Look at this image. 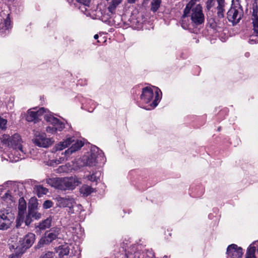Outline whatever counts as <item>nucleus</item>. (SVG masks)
<instances>
[{
    "instance_id": "nucleus-30",
    "label": "nucleus",
    "mask_w": 258,
    "mask_h": 258,
    "mask_svg": "<svg viewBox=\"0 0 258 258\" xmlns=\"http://www.w3.org/2000/svg\"><path fill=\"white\" fill-rule=\"evenodd\" d=\"M100 175V172L96 171L95 172H93L91 175L87 176V177L88 180L91 181H97Z\"/></svg>"
},
{
    "instance_id": "nucleus-36",
    "label": "nucleus",
    "mask_w": 258,
    "mask_h": 258,
    "mask_svg": "<svg viewBox=\"0 0 258 258\" xmlns=\"http://www.w3.org/2000/svg\"><path fill=\"white\" fill-rule=\"evenodd\" d=\"M54 253L50 251H45L42 253L40 258H53Z\"/></svg>"
},
{
    "instance_id": "nucleus-1",
    "label": "nucleus",
    "mask_w": 258,
    "mask_h": 258,
    "mask_svg": "<svg viewBox=\"0 0 258 258\" xmlns=\"http://www.w3.org/2000/svg\"><path fill=\"white\" fill-rule=\"evenodd\" d=\"M0 145L8 147L12 149L11 153L8 155L9 160L12 162H16L24 159L26 156V149L24 147L25 144L21 136L15 134L12 136L7 134L3 135L0 138Z\"/></svg>"
},
{
    "instance_id": "nucleus-43",
    "label": "nucleus",
    "mask_w": 258,
    "mask_h": 258,
    "mask_svg": "<svg viewBox=\"0 0 258 258\" xmlns=\"http://www.w3.org/2000/svg\"><path fill=\"white\" fill-rule=\"evenodd\" d=\"M137 0H127L129 4H134L136 3Z\"/></svg>"
},
{
    "instance_id": "nucleus-26",
    "label": "nucleus",
    "mask_w": 258,
    "mask_h": 258,
    "mask_svg": "<svg viewBox=\"0 0 258 258\" xmlns=\"http://www.w3.org/2000/svg\"><path fill=\"white\" fill-rule=\"evenodd\" d=\"M37 196L41 197L43 195H45L48 192V189L41 185H37L35 187Z\"/></svg>"
},
{
    "instance_id": "nucleus-37",
    "label": "nucleus",
    "mask_w": 258,
    "mask_h": 258,
    "mask_svg": "<svg viewBox=\"0 0 258 258\" xmlns=\"http://www.w3.org/2000/svg\"><path fill=\"white\" fill-rule=\"evenodd\" d=\"M7 120L0 116V129L4 130L7 128Z\"/></svg>"
},
{
    "instance_id": "nucleus-5",
    "label": "nucleus",
    "mask_w": 258,
    "mask_h": 258,
    "mask_svg": "<svg viewBox=\"0 0 258 258\" xmlns=\"http://www.w3.org/2000/svg\"><path fill=\"white\" fill-rule=\"evenodd\" d=\"M81 161L83 165L95 166L97 163H104L106 161L103 152L96 146L91 147L90 153L84 155Z\"/></svg>"
},
{
    "instance_id": "nucleus-17",
    "label": "nucleus",
    "mask_w": 258,
    "mask_h": 258,
    "mask_svg": "<svg viewBox=\"0 0 258 258\" xmlns=\"http://www.w3.org/2000/svg\"><path fill=\"white\" fill-rule=\"evenodd\" d=\"M1 201L2 204L1 209H8V207H10L12 208V204L14 203V199L10 191H7L1 197Z\"/></svg>"
},
{
    "instance_id": "nucleus-15",
    "label": "nucleus",
    "mask_w": 258,
    "mask_h": 258,
    "mask_svg": "<svg viewBox=\"0 0 258 258\" xmlns=\"http://www.w3.org/2000/svg\"><path fill=\"white\" fill-rule=\"evenodd\" d=\"M227 258H240L243 254L242 249L237 245L232 244L227 249Z\"/></svg>"
},
{
    "instance_id": "nucleus-13",
    "label": "nucleus",
    "mask_w": 258,
    "mask_h": 258,
    "mask_svg": "<svg viewBox=\"0 0 258 258\" xmlns=\"http://www.w3.org/2000/svg\"><path fill=\"white\" fill-rule=\"evenodd\" d=\"M26 211V203L23 198H20L19 201L18 213L16 221L17 228H19L23 223Z\"/></svg>"
},
{
    "instance_id": "nucleus-2",
    "label": "nucleus",
    "mask_w": 258,
    "mask_h": 258,
    "mask_svg": "<svg viewBox=\"0 0 258 258\" xmlns=\"http://www.w3.org/2000/svg\"><path fill=\"white\" fill-rule=\"evenodd\" d=\"M162 92L158 88L146 87L142 90L140 98L141 102L149 104V107H143L146 110H151L156 107L161 99Z\"/></svg>"
},
{
    "instance_id": "nucleus-24",
    "label": "nucleus",
    "mask_w": 258,
    "mask_h": 258,
    "mask_svg": "<svg viewBox=\"0 0 258 258\" xmlns=\"http://www.w3.org/2000/svg\"><path fill=\"white\" fill-rule=\"evenodd\" d=\"M69 208L68 212V214L71 215L73 214H80V212L82 210V207L81 205H73V206L71 207H68Z\"/></svg>"
},
{
    "instance_id": "nucleus-48",
    "label": "nucleus",
    "mask_w": 258,
    "mask_h": 258,
    "mask_svg": "<svg viewBox=\"0 0 258 258\" xmlns=\"http://www.w3.org/2000/svg\"><path fill=\"white\" fill-rule=\"evenodd\" d=\"M257 252H258V247H257Z\"/></svg>"
},
{
    "instance_id": "nucleus-31",
    "label": "nucleus",
    "mask_w": 258,
    "mask_h": 258,
    "mask_svg": "<svg viewBox=\"0 0 258 258\" xmlns=\"http://www.w3.org/2000/svg\"><path fill=\"white\" fill-rule=\"evenodd\" d=\"M32 215L30 214L29 209H28V213L26 214V213H25V218L23 223H25V225L29 226L32 221Z\"/></svg>"
},
{
    "instance_id": "nucleus-6",
    "label": "nucleus",
    "mask_w": 258,
    "mask_h": 258,
    "mask_svg": "<svg viewBox=\"0 0 258 258\" xmlns=\"http://www.w3.org/2000/svg\"><path fill=\"white\" fill-rule=\"evenodd\" d=\"M0 215V230H6L9 228L15 219V214L12 208L1 209Z\"/></svg>"
},
{
    "instance_id": "nucleus-39",
    "label": "nucleus",
    "mask_w": 258,
    "mask_h": 258,
    "mask_svg": "<svg viewBox=\"0 0 258 258\" xmlns=\"http://www.w3.org/2000/svg\"><path fill=\"white\" fill-rule=\"evenodd\" d=\"M214 6V0H207L206 2V8L209 10Z\"/></svg>"
},
{
    "instance_id": "nucleus-47",
    "label": "nucleus",
    "mask_w": 258,
    "mask_h": 258,
    "mask_svg": "<svg viewBox=\"0 0 258 258\" xmlns=\"http://www.w3.org/2000/svg\"><path fill=\"white\" fill-rule=\"evenodd\" d=\"M94 109H92V110H89L90 112H92L93 110Z\"/></svg>"
},
{
    "instance_id": "nucleus-38",
    "label": "nucleus",
    "mask_w": 258,
    "mask_h": 258,
    "mask_svg": "<svg viewBox=\"0 0 258 258\" xmlns=\"http://www.w3.org/2000/svg\"><path fill=\"white\" fill-rule=\"evenodd\" d=\"M53 206V203L51 201L47 200L45 201L43 204V207L44 209H48L52 207Z\"/></svg>"
},
{
    "instance_id": "nucleus-40",
    "label": "nucleus",
    "mask_w": 258,
    "mask_h": 258,
    "mask_svg": "<svg viewBox=\"0 0 258 258\" xmlns=\"http://www.w3.org/2000/svg\"><path fill=\"white\" fill-rule=\"evenodd\" d=\"M117 5H114V4L111 3V5H110L108 8V11H109V12L113 13L116 6H117Z\"/></svg>"
},
{
    "instance_id": "nucleus-44",
    "label": "nucleus",
    "mask_w": 258,
    "mask_h": 258,
    "mask_svg": "<svg viewBox=\"0 0 258 258\" xmlns=\"http://www.w3.org/2000/svg\"><path fill=\"white\" fill-rule=\"evenodd\" d=\"M94 39H98V34H95V35H94Z\"/></svg>"
},
{
    "instance_id": "nucleus-10",
    "label": "nucleus",
    "mask_w": 258,
    "mask_h": 258,
    "mask_svg": "<svg viewBox=\"0 0 258 258\" xmlns=\"http://www.w3.org/2000/svg\"><path fill=\"white\" fill-rule=\"evenodd\" d=\"M11 29V21L9 14L4 13L0 8V34L5 36L9 32Z\"/></svg>"
},
{
    "instance_id": "nucleus-16",
    "label": "nucleus",
    "mask_w": 258,
    "mask_h": 258,
    "mask_svg": "<svg viewBox=\"0 0 258 258\" xmlns=\"http://www.w3.org/2000/svg\"><path fill=\"white\" fill-rule=\"evenodd\" d=\"M56 205L60 208L71 207L75 205L76 202L73 198L70 197H58L55 199Z\"/></svg>"
},
{
    "instance_id": "nucleus-7",
    "label": "nucleus",
    "mask_w": 258,
    "mask_h": 258,
    "mask_svg": "<svg viewBox=\"0 0 258 258\" xmlns=\"http://www.w3.org/2000/svg\"><path fill=\"white\" fill-rule=\"evenodd\" d=\"M45 120L52 125L48 126L46 128L47 133L55 134L64 128V123L55 117L50 112L45 115Z\"/></svg>"
},
{
    "instance_id": "nucleus-14",
    "label": "nucleus",
    "mask_w": 258,
    "mask_h": 258,
    "mask_svg": "<svg viewBox=\"0 0 258 258\" xmlns=\"http://www.w3.org/2000/svg\"><path fill=\"white\" fill-rule=\"evenodd\" d=\"M35 235L32 233H29L25 236L23 240H20V245L18 246L21 249V252H25L26 250L30 248L35 241Z\"/></svg>"
},
{
    "instance_id": "nucleus-41",
    "label": "nucleus",
    "mask_w": 258,
    "mask_h": 258,
    "mask_svg": "<svg viewBox=\"0 0 258 258\" xmlns=\"http://www.w3.org/2000/svg\"><path fill=\"white\" fill-rule=\"evenodd\" d=\"M80 4H85L87 5L90 3V0H76Z\"/></svg>"
},
{
    "instance_id": "nucleus-21",
    "label": "nucleus",
    "mask_w": 258,
    "mask_h": 258,
    "mask_svg": "<svg viewBox=\"0 0 258 258\" xmlns=\"http://www.w3.org/2000/svg\"><path fill=\"white\" fill-rule=\"evenodd\" d=\"M52 218L48 217L39 223L37 227L40 230H44L51 226Z\"/></svg>"
},
{
    "instance_id": "nucleus-34",
    "label": "nucleus",
    "mask_w": 258,
    "mask_h": 258,
    "mask_svg": "<svg viewBox=\"0 0 258 258\" xmlns=\"http://www.w3.org/2000/svg\"><path fill=\"white\" fill-rule=\"evenodd\" d=\"M253 24V35L258 37V19L252 20Z\"/></svg>"
},
{
    "instance_id": "nucleus-8",
    "label": "nucleus",
    "mask_w": 258,
    "mask_h": 258,
    "mask_svg": "<svg viewBox=\"0 0 258 258\" xmlns=\"http://www.w3.org/2000/svg\"><path fill=\"white\" fill-rule=\"evenodd\" d=\"M49 111L43 107L40 108L39 109H30L27 111L26 119L29 122H37L41 119L42 116L45 118V115L49 113Z\"/></svg>"
},
{
    "instance_id": "nucleus-23",
    "label": "nucleus",
    "mask_w": 258,
    "mask_h": 258,
    "mask_svg": "<svg viewBox=\"0 0 258 258\" xmlns=\"http://www.w3.org/2000/svg\"><path fill=\"white\" fill-rule=\"evenodd\" d=\"M34 203L32 205V207L29 206V209L30 212V214L32 215V216L35 219H39L41 218V215L40 213H38L36 210L35 208H36L37 206V203L36 202V200H34Z\"/></svg>"
},
{
    "instance_id": "nucleus-46",
    "label": "nucleus",
    "mask_w": 258,
    "mask_h": 258,
    "mask_svg": "<svg viewBox=\"0 0 258 258\" xmlns=\"http://www.w3.org/2000/svg\"><path fill=\"white\" fill-rule=\"evenodd\" d=\"M234 2H238L239 0H232V3H234Z\"/></svg>"
},
{
    "instance_id": "nucleus-11",
    "label": "nucleus",
    "mask_w": 258,
    "mask_h": 258,
    "mask_svg": "<svg viewBox=\"0 0 258 258\" xmlns=\"http://www.w3.org/2000/svg\"><path fill=\"white\" fill-rule=\"evenodd\" d=\"M54 142L52 138L46 137L45 133H38L36 134L34 139V144L40 147L47 148Z\"/></svg>"
},
{
    "instance_id": "nucleus-9",
    "label": "nucleus",
    "mask_w": 258,
    "mask_h": 258,
    "mask_svg": "<svg viewBox=\"0 0 258 258\" xmlns=\"http://www.w3.org/2000/svg\"><path fill=\"white\" fill-rule=\"evenodd\" d=\"M60 231L61 228L60 227L52 228L49 232L46 233L44 236L40 239L38 245L41 247L45 244H49L53 240L58 238Z\"/></svg>"
},
{
    "instance_id": "nucleus-45",
    "label": "nucleus",
    "mask_w": 258,
    "mask_h": 258,
    "mask_svg": "<svg viewBox=\"0 0 258 258\" xmlns=\"http://www.w3.org/2000/svg\"><path fill=\"white\" fill-rule=\"evenodd\" d=\"M55 163H56V164H60V163H61V161H59V160H56V161H55Z\"/></svg>"
},
{
    "instance_id": "nucleus-35",
    "label": "nucleus",
    "mask_w": 258,
    "mask_h": 258,
    "mask_svg": "<svg viewBox=\"0 0 258 258\" xmlns=\"http://www.w3.org/2000/svg\"><path fill=\"white\" fill-rule=\"evenodd\" d=\"M79 9L85 14L88 15L87 11L90 8V4L85 5V4H80Z\"/></svg>"
},
{
    "instance_id": "nucleus-29",
    "label": "nucleus",
    "mask_w": 258,
    "mask_h": 258,
    "mask_svg": "<svg viewBox=\"0 0 258 258\" xmlns=\"http://www.w3.org/2000/svg\"><path fill=\"white\" fill-rule=\"evenodd\" d=\"M258 7L257 5L256 0L252 4V12L251 20L258 19Z\"/></svg>"
},
{
    "instance_id": "nucleus-32",
    "label": "nucleus",
    "mask_w": 258,
    "mask_h": 258,
    "mask_svg": "<svg viewBox=\"0 0 258 258\" xmlns=\"http://www.w3.org/2000/svg\"><path fill=\"white\" fill-rule=\"evenodd\" d=\"M15 253H13L11 254L9 258H21V256L23 253L24 252H21V249L19 248V246H17L15 248Z\"/></svg>"
},
{
    "instance_id": "nucleus-42",
    "label": "nucleus",
    "mask_w": 258,
    "mask_h": 258,
    "mask_svg": "<svg viewBox=\"0 0 258 258\" xmlns=\"http://www.w3.org/2000/svg\"><path fill=\"white\" fill-rule=\"evenodd\" d=\"M253 36V35H252V36H250V38L249 39V42L250 44H253V43H258V40L257 39H253L251 38V37Z\"/></svg>"
},
{
    "instance_id": "nucleus-33",
    "label": "nucleus",
    "mask_w": 258,
    "mask_h": 258,
    "mask_svg": "<svg viewBox=\"0 0 258 258\" xmlns=\"http://www.w3.org/2000/svg\"><path fill=\"white\" fill-rule=\"evenodd\" d=\"M161 0H153L152 2L151 10L153 12H156L160 6Z\"/></svg>"
},
{
    "instance_id": "nucleus-27",
    "label": "nucleus",
    "mask_w": 258,
    "mask_h": 258,
    "mask_svg": "<svg viewBox=\"0 0 258 258\" xmlns=\"http://www.w3.org/2000/svg\"><path fill=\"white\" fill-rule=\"evenodd\" d=\"M81 192L84 195L88 196L93 192V188L90 186L85 185L81 188Z\"/></svg>"
},
{
    "instance_id": "nucleus-3",
    "label": "nucleus",
    "mask_w": 258,
    "mask_h": 258,
    "mask_svg": "<svg viewBox=\"0 0 258 258\" xmlns=\"http://www.w3.org/2000/svg\"><path fill=\"white\" fill-rule=\"evenodd\" d=\"M47 184L62 190L73 189L81 183V179L76 176L70 177H54L46 180Z\"/></svg>"
},
{
    "instance_id": "nucleus-19",
    "label": "nucleus",
    "mask_w": 258,
    "mask_h": 258,
    "mask_svg": "<svg viewBox=\"0 0 258 258\" xmlns=\"http://www.w3.org/2000/svg\"><path fill=\"white\" fill-rule=\"evenodd\" d=\"M84 145L81 141L77 140L72 146L64 152L65 155L69 156L79 150Z\"/></svg>"
},
{
    "instance_id": "nucleus-12",
    "label": "nucleus",
    "mask_w": 258,
    "mask_h": 258,
    "mask_svg": "<svg viewBox=\"0 0 258 258\" xmlns=\"http://www.w3.org/2000/svg\"><path fill=\"white\" fill-rule=\"evenodd\" d=\"M227 19L233 24H237L241 19L242 16V10L240 7H233L228 11Z\"/></svg>"
},
{
    "instance_id": "nucleus-4",
    "label": "nucleus",
    "mask_w": 258,
    "mask_h": 258,
    "mask_svg": "<svg viewBox=\"0 0 258 258\" xmlns=\"http://www.w3.org/2000/svg\"><path fill=\"white\" fill-rule=\"evenodd\" d=\"M198 0H190L186 5L184 10L190 18L191 23L198 26L204 22L205 16L202 7L200 4L196 5Z\"/></svg>"
},
{
    "instance_id": "nucleus-18",
    "label": "nucleus",
    "mask_w": 258,
    "mask_h": 258,
    "mask_svg": "<svg viewBox=\"0 0 258 258\" xmlns=\"http://www.w3.org/2000/svg\"><path fill=\"white\" fill-rule=\"evenodd\" d=\"M181 26L184 29H190L192 27L195 26L194 24L191 23L190 16L187 14H185L184 10L181 18Z\"/></svg>"
},
{
    "instance_id": "nucleus-22",
    "label": "nucleus",
    "mask_w": 258,
    "mask_h": 258,
    "mask_svg": "<svg viewBox=\"0 0 258 258\" xmlns=\"http://www.w3.org/2000/svg\"><path fill=\"white\" fill-rule=\"evenodd\" d=\"M218 6L217 7V15L219 18L224 17V7L225 6V0H217Z\"/></svg>"
},
{
    "instance_id": "nucleus-20",
    "label": "nucleus",
    "mask_w": 258,
    "mask_h": 258,
    "mask_svg": "<svg viewBox=\"0 0 258 258\" xmlns=\"http://www.w3.org/2000/svg\"><path fill=\"white\" fill-rule=\"evenodd\" d=\"M74 142V140L72 138H68L62 142H60L55 146L56 150H62L67 148L71 143Z\"/></svg>"
},
{
    "instance_id": "nucleus-28",
    "label": "nucleus",
    "mask_w": 258,
    "mask_h": 258,
    "mask_svg": "<svg viewBox=\"0 0 258 258\" xmlns=\"http://www.w3.org/2000/svg\"><path fill=\"white\" fill-rule=\"evenodd\" d=\"M57 252L58 253L59 256L61 257L68 255L69 253V249L68 247L61 246L58 247Z\"/></svg>"
},
{
    "instance_id": "nucleus-25",
    "label": "nucleus",
    "mask_w": 258,
    "mask_h": 258,
    "mask_svg": "<svg viewBox=\"0 0 258 258\" xmlns=\"http://www.w3.org/2000/svg\"><path fill=\"white\" fill-rule=\"evenodd\" d=\"M255 243H253L250 245L246 253L245 258H255L254 253L256 250V247L254 246Z\"/></svg>"
}]
</instances>
